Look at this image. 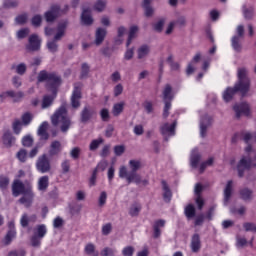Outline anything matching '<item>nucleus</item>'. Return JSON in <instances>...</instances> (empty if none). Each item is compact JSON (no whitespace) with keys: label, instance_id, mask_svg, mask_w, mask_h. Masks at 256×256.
Masks as SVG:
<instances>
[{"label":"nucleus","instance_id":"nucleus-29","mask_svg":"<svg viewBox=\"0 0 256 256\" xmlns=\"http://www.w3.org/2000/svg\"><path fill=\"white\" fill-rule=\"evenodd\" d=\"M162 189L163 199L166 203H169V201H171V198L173 197V193L171 192V189H169V186L167 185V182L165 180L162 181Z\"/></svg>","mask_w":256,"mask_h":256},{"label":"nucleus","instance_id":"nucleus-11","mask_svg":"<svg viewBox=\"0 0 256 256\" xmlns=\"http://www.w3.org/2000/svg\"><path fill=\"white\" fill-rule=\"evenodd\" d=\"M8 97L12 99L13 103H21V101H23V97H25V93L22 91L15 92L14 90H8L0 94L1 101H5Z\"/></svg>","mask_w":256,"mask_h":256},{"label":"nucleus","instance_id":"nucleus-31","mask_svg":"<svg viewBox=\"0 0 256 256\" xmlns=\"http://www.w3.org/2000/svg\"><path fill=\"white\" fill-rule=\"evenodd\" d=\"M141 209H143V207L141 206V203L134 202L129 208V216L138 217L139 213H141Z\"/></svg>","mask_w":256,"mask_h":256},{"label":"nucleus","instance_id":"nucleus-44","mask_svg":"<svg viewBox=\"0 0 256 256\" xmlns=\"http://www.w3.org/2000/svg\"><path fill=\"white\" fill-rule=\"evenodd\" d=\"M12 129L15 135H19L21 133V129H23V123L20 120H15L12 124Z\"/></svg>","mask_w":256,"mask_h":256},{"label":"nucleus","instance_id":"nucleus-21","mask_svg":"<svg viewBox=\"0 0 256 256\" xmlns=\"http://www.w3.org/2000/svg\"><path fill=\"white\" fill-rule=\"evenodd\" d=\"M233 195V180H229L224 188V205H229Z\"/></svg>","mask_w":256,"mask_h":256},{"label":"nucleus","instance_id":"nucleus-6","mask_svg":"<svg viewBox=\"0 0 256 256\" xmlns=\"http://www.w3.org/2000/svg\"><path fill=\"white\" fill-rule=\"evenodd\" d=\"M45 235H47V225H37L33 229V235L30 238V243L32 247H41V241H43Z\"/></svg>","mask_w":256,"mask_h":256},{"label":"nucleus","instance_id":"nucleus-37","mask_svg":"<svg viewBox=\"0 0 256 256\" xmlns=\"http://www.w3.org/2000/svg\"><path fill=\"white\" fill-rule=\"evenodd\" d=\"M84 253L89 256H99V251L95 249V244L88 243L84 248Z\"/></svg>","mask_w":256,"mask_h":256},{"label":"nucleus","instance_id":"nucleus-3","mask_svg":"<svg viewBox=\"0 0 256 256\" xmlns=\"http://www.w3.org/2000/svg\"><path fill=\"white\" fill-rule=\"evenodd\" d=\"M51 123L54 127L60 126L62 133H67L71 129L73 122L67 112V104H62L51 116Z\"/></svg>","mask_w":256,"mask_h":256},{"label":"nucleus","instance_id":"nucleus-45","mask_svg":"<svg viewBox=\"0 0 256 256\" xmlns=\"http://www.w3.org/2000/svg\"><path fill=\"white\" fill-rule=\"evenodd\" d=\"M185 215L188 219H193V217H195V206H193L192 204L186 206Z\"/></svg>","mask_w":256,"mask_h":256},{"label":"nucleus","instance_id":"nucleus-19","mask_svg":"<svg viewBox=\"0 0 256 256\" xmlns=\"http://www.w3.org/2000/svg\"><path fill=\"white\" fill-rule=\"evenodd\" d=\"M61 8L58 5L51 6V9L45 13V19L48 23H51L59 17Z\"/></svg>","mask_w":256,"mask_h":256},{"label":"nucleus","instance_id":"nucleus-20","mask_svg":"<svg viewBox=\"0 0 256 256\" xmlns=\"http://www.w3.org/2000/svg\"><path fill=\"white\" fill-rule=\"evenodd\" d=\"M233 110L236 113L237 119H239V117H241V115L249 116V104H247L245 102L240 103V104H235L233 107Z\"/></svg>","mask_w":256,"mask_h":256},{"label":"nucleus","instance_id":"nucleus-53","mask_svg":"<svg viewBox=\"0 0 256 256\" xmlns=\"http://www.w3.org/2000/svg\"><path fill=\"white\" fill-rule=\"evenodd\" d=\"M22 145L24 147H31L33 145V137L31 135H26L22 138Z\"/></svg>","mask_w":256,"mask_h":256},{"label":"nucleus","instance_id":"nucleus-52","mask_svg":"<svg viewBox=\"0 0 256 256\" xmlns=\"http://www.w3.org/2000/svg\"><path fill=\"white\" fill-rule=\"evenodd\" d=\"M105 203H107V192L102 191L98 198V205L99 207H104Z\"/></svg>","mask_w":256,"mask_h":256},{"label":"nucleus","instance_id":"nucleus-8","mask_svg":"<svg viewBox=\"0 0 256 256\" xmlns=\"http://www.w3.org/2000/svg\"><path fill=\"white\" fill-rule=\"evenodd\" d=\"M163 99H164V112L163 117H169V111L171 110V101H173V88L171 85L167 84L163 90Z\"/></svg>","mask_w":256,"mask_h":256},{"label":"nucleus","instance_id":"nucleus-16","mask_svg":"<svg viewBox=\"0 0 256 256\" xmlns=\"http://www.w3.org/2000/svg\"><path fill=\"white\" fill-rule=\"evenodd\" d=\"M212 123L213 119L209 115H205L204 117L200 118V137H207V129L211 127Z\"/></svg>","mask_w":256,"mask_h":256},{"label":"nucleus","instance_id":"nucleus-14","mask_svg":"<svg viewBox=\"0 0 256 256\" xmlns=\"http://www.w3.org/2000/svg\"><path fill=\"white\" fill-rule=\"evenodd\" d=\"M41 49V39L39 36L33 34L28 39V45H26V51L29 53L39 51Z\"/></svg>","mask_w":256,"mask_h":256},{"label":"nucleus","instance_id":"nucleus-10","mask_svg":"<svg viewBox=\"0 0 256 256\" xmlns=\"http://www.w3.org/2000/svg\"><path fill=\"white\" fill-rule=\"evenodd\" d=\"M8 232L6 233L5 237L2 240V243L5 247L11 245L14 239L17 238V230L15 229V221H10L8 223Z\"/></svg>","mask_w":256,"mask_h":256},{"label":"nucleus","instance_id":"nucleus-43","mask_svg":"<svg viewBox=\"0 0 256 256\" xmlns=\"http://www.w3.org/2000/svg\"><path fill=\"white\" fill-rule=\"evenodd\" d=\"M242 139L245 143H256V133L251 134L249 132H245L242 134Z\"/></svg>","mask_w":256,"mask_h":256},{"label":"nucleus","instance_id":"nucleus-48","mask_svg":"<svg viewBox=\"0 0 256 256\" xmlns=\"http://www.w3.org/2000/svg\"><path fill=\"white\" fill-rule=\"evenodd\" d=\"M213 161V157H211L207 161L202 162L199 167L200 173H203L207 167H211V165H213Z\"/></svg>","mask_w":256,"mask_h":256},{"label":"nucleus","instance_id":"nucleus-57","mask_svg":"<svg viewBox=\"0 0 256 256\" xmlns=\"http://www.w3.org/2000/svg\"><path fill=\"white\" fill-rule=\"evenodd\" d=\"M245 231H250L252 233H256V224L251 222H246L243 224Z\"/></svg>","mask_w":256,"mask_h":256},{"label":"nucleus","instance_id":"nucleus-30","mask_svg":"<svg viewBox=\"0 0 256 256\" xmlns=\"http://www.w3.org/2000/svg\"><path fill=\"white\" fill-rule=\"evenodd\" d=\"M151 53V47L147 44L140 46L137 50L138 59H145Z\"/></svg>","mask_w":256,"mask_h":256},{"label":"nucleus","instance_id":"nucleus-63","mask_svg":"<svg viewBox=\"0 0 256 256\" xmlns=\"http://www.w3.org/2000/svg\"><path fill=\"white\" fill-rule=\"evenodd\" d=\"M100 116H101L102 121H104V122L109 121V110L107 108H103L100 111Z\"/></svg>","mask_w":256,"mask_h":256},{"label":"nucleus","instance_id":"nucleus-62","mask_svg":"<svg viewBox=\"0 0 256 256\" xmlns=\"http://www.w3.org/2000/svg\"><path fill=\"white\" fill-rule=\"evenodd\" d=\"M31 121H33V116L31 115V113H25L22 116L23 125H29V123H31Z\"/></svg>","mask_w":256,"mask_h":256},{"label":"nucleus","instance_id":"nucleus-17","mask_svg":"<svg viewBox=\"0 0 256 256\" xmlns=\"http://www.w3.org/2000/svg\"><path fill=\"white\" fill-rule=\"evenodd\" d=\"M94 115H95V110H93L91 106H84V108L80 113L81 123H89V121L93 119Z\"/></svg>","mask_w":256,"mask_h":256},{"label":"nucleus","instance_id":"nucleus-61","mask_svg":"<svg viewBox=\"0 0 256 256\" xmlns=\"http://www.w3.org/2000/svg\"><path fill=\"white\" fill-rule=\"evenodd\" d=\"M114 153L117 157H121L125 153V146L117 145L114 147Z\"/></svg>","mask_w":256,"mask_h":256},{"label":"nucleus","instance_id":"nucleus-50","mask_svg":"<svg viewBox=\"0 0 256 256\" xmlns=\"http://www.w3.org/2000/svg\"><path fill=\"white\" fill-rule=\"evenodd\" d=\"M62 173L67 174L71 169V160H64L61 163Z\"/></svg>","mask_w":256,"mask_h":256},{"label":"nucleus","instance_id":"nucleus-42","mask_svg":"<svg viewBox=\"0 0 256 256\" xmlns=\"http://www.w3.org/2000/svg\"><path fill=\"white\" fill-rule=\"evenodd\" d=\"M61 152V142L59 141H54L51 143V146H50V155H57L58 153Z\"/></svg>","mask_w":256,"mask_h":256},{"label":"nucleus","instance_id":"nucleus-25","mask_svg":"<svg viewBox=\"0 0 256 256\" xmlns=\"http://www.w3.org/2000/svg\"><path fill=\"white\" fill-rule=\"evenodd\" d=\"M165 220L163 219H159V220H156L153 224V237L154 239H159V237H161V229L163 227H165Z\"/></svg>","mask_w":256,"mask_h":256},{"label":"nucleus","instance_id":"nucleus-51","mask_svg":"<svg viewBox=\"0 0 256 256\" xmlns=\"http://www.w3.org/2000/svg\"><path fill=\"white\" fill-rule=\"evenodd\" d=\"M119 177L121 179H126L127 183H129V173L127 172V167H125V166L120 167Z\"/></svg>","mask_w":256,"mask_h":256},{"label":"nucleus","instance_id":"nucleus-55","mask_svg":"<svg viewBox=\"0 0 256 256\" xmlns=\"http://www.w3.org/2000/svg\"><path fill=\"white\" fill-rule=\"evenodd\" d=\"M9 187V178L7 176L0 177V189L5 190Z\"/></svg>","mask_w":256,"mask_h":256},{"label":"nucleus","instance_id":"nucleus-1","mask_svg":"<svg viewBox=\"0 0 256 256\" xmlns=\"http://www.w3.org/2000/svg\"><path fill=\"white\" fill-rule=\"evenodd\" d=\"M37 81L38 83H46V88L53 94V96L45 95L42 99V109H47L53 105V101L57 97V90L61 87V76L55 72L42 70L38 73Z\"/></svg>","mask_w":256,"mask_h":256},{"label":"nucleus","instance_id":"nucleus-18","mask_svg":"<svg viewBox=\"0 0 256 256\" xmlns=\"http://www.w3.org/2000/svg\"><path fill=\"white\" fill-rule=\"evenodd\" d=\"M175 127H177V121L171 124L165 123L161 126V133L164 137H173L175 135Z\"/></svg>","mask_w":256,"mask_h":256},{"label":"nucleus","instance_id":"nucleus-13","mask_svg":"<svg viewBox=\"0 0 256 256\" xmlns=\"http://www.w3.org/2000/svg\"><path fill=\"white\" fill-rule=\"evenodd\" d=\"M22 195L23 196L19 199V203L26 207H31V205L33 204V199H35V193H33V186L28 185V189Z\"/></svg>","mask_w":256,"mask_h":256},{"label":"nucleus","instance_id":"nucleus-27","mask_svg":"<svg viewBox=\"0 0 256 256\" xmlns=\"http://www.w3.org/2000/svg\"><path fill=\"white\" fill-rule=\"evenodd\" d=\"M47 127H49V122L44 121L41 123V125L38 128V136L42 141H47L49 139V134L47 133Z\"/></svg>","mask_w":256,"mask_h":256},{"label":"nucleus","instance_id":"nucleus-5","mask_svg":"<svg viewBox=\"0 0 256 256\" xmlns=\"http://www.w3.org/2000/svg\"><path fill=\"white\" fill-rule=\"evenodd\" d=\"M65 29H67V21H63L59 23L57 28V33L54 36V39L47 42V48L50 51V53H57L59 49V45H57V41H61V37L65 35Z\"/></svg>","mask_w":256,"mask_h":256},{"label":"nucleus","instance_id":"nucleus-54","mask_svg":"<svg viewBox=\"0 0 256 256\" xmlns=\"http://www.w3.org/2000/svg\"><path fill=\"white\" fill-rule=\"evenodd\" d=\"M108 165H109V163L107 161L103 160L97 164L94 171H96V173H99V171H105L107 169Z\"/></svg>","mask_w":256,"mask_h":256},{"label":"nucleus","instance_id":"nucleus-39","mask_svg":"<svg viewBox=\"0 0 256 256\" xmlns=\"http://www.w3.org/2000/svg\"><path fill=\"white\" fill-rule=\"evenodd\" d=\"M231 45L234 51L237 53H240L242 47H241V38L239 36H233L231 39Z\"/></svg>","mask_w":256,"mask_h":256},{"label":"nucleus","instance_id":"nucleus-56","mask_svg":"<svg viewBox=\"0 0 256 256\" xmlns=\"http://www.w3.org/2000/svg\"><path fill=\"white\" fill-rule=\"evenodd\" d=\"M17 159H19V161H21V163H25V161H27V150L21 149L17 153Z\"/></svg>","mask_w":256,"mask_h":256},{"label":"nucleus","instance_id":"nucleus-12","mask_svg":"<svg viewBox=\"0 0 256 256\" xmlns=\"http://www.w3.org/2000/svg\"><path fill=\"white\" fill-rule=\"evenodd\" d=\"M36 169L39 173H49L51 171V162L46 154L40 156L36 162Z\"/></svg>","mask_w":256,"mask_h":256},{"label":"nucleus","instance_id":"nucleus-7","mask_svg":"<svg viewBox=\"0 0 256 256\" xmlns=\"http://www.w3.org/2000/svg\"><path fill=\"white\" fill-rule=\"evenodd\" d=\"M131 172H129L128 183H135L136 185L141 184V175L137 172L141 169V161L139 160H130L128 163Z\"/></svg>","mask_w":256,"mask_h":256},{"label":"nucleus","instance_id":"nucleus-59","mask_svg":"<svg viewBox=\"0 0 256 256\" xmlns=\"http://www.w3.org/2000/svg\"><path fill=\"white\" fill-rule=\"evenodd\" d=\"M133 253H135V248H133V246H127L122 250L123 256H133Z\"/></svg>","mask_w":256,"mask_h":256},{"label":"nucleus","instance_id":"nucleus-28","mask_svg":"<svg viewBox=\"0 0 256 256\" xmlns=\"http://www.w3.org/2000/svg\"><path fill=\"white\" fill-rule=\"evenodd\" d=\"M81 20L83 25H92L93 24V17L91 16V9H83Z\"/></svg>","mask_w":256,"mask_h":256},{"label":"nucleus","instance_id":"nucleus-2","mask_svg":"<svg viewBox=\"0 0 256 256\" xmlns=\"http://www.w3.org/2000/svg\"><path fill=\"white\" fill-rule=\"evenodd\" d=\"M249 71L246 68H239L237 72L238 82L233 88L228 87L223 93V99L226 103H229L233 99V95L240 91L242 95H245L249 91L251 81L249 80Z\"/></svg>","mask_w":256,"mask_h":256},{"label":"nucleus","instance_id":"nucleus-15","mask_svg":"<svg viewBox=\"0 0 256 256\" xmlns=\"http://www.w3.org/2000/svg\"><path fill=\"white\" fill-rule=\"evenodd\" d=\"M29 189V185H25L21 180H14L12 184V194L14 197L23 195Z\"/></svg>","mask_w":256,"mask_h":256},{"label":"nucleus","instance_id":"nucleus-35","mask_svg":"<svg viewBox=\"0 0 256 256\" xmlns=\"http://www.w3.org/2000/svg\"><path fill=\"white\" fill-rule=\"evenodd\" d=\"M240 197L243 201H251L253 199V190L244 188L240 190Z\"/></svg>","mask_w":256,"mask_h":256},{"label":"nucleus","instance_id":"nucleus-46","mask_svg":"<svg viewBox=\"0 0 256 256\" xmlns=\"http://www.w3.org/2000/svg\"><path fill=\"white\" fill-rule=\"evenodd\" d=\"M105 7H107V2L104 0H98L94 4L95 11H98L99 13H101V11H105Z\"/></svg>","mask_w":256,"mask_h":256},{"label":"nucleus","instance_id":"nucleus-4","mask_svg":"<svg viewBox=\"0 0 256 256\" xmlns=\"http://www.w3.org/2000/svg\"><path fill=\"white\" fill-rule=\"evenodd\" d=\"M256 167V151L248 145L245 148V155L242 156L240 161L237 164L238 176L243 177L245 175V171H249V169H255Z\"/></svg>","mask_w":256,"mask_h":256},{"label":"nucleus","instance_id":"nucleus-40","mask_svg":"<svg viewBox=\"0 0 256 256\" xmlns=\"http://www.w3.org/2000/svg\"><path fill=\"white\" fill-rule=\"evenodd\" d=\"M242 13L245 19L251 20L255 15V9H253V7L247 8V6H243Z\"/></svg>","mask_w":256,"mask_h":256},{"label":"nucleus","instance_id":"nucleus-58","mask_svg":"<svg viewBox=\"0 0 256 256\" xmlns=\"http://www.w3.org/2000/svg\"><path fill=\"white\" fill-rule=\"evenodd\" d=\"M165 25V19H160L158 22H156L153 27L154 30H156L158 33H161L163 31V26Z\"/></svg>","mask_w":256,"mask_h":256},{"label":"nucleus","instance_id":"nucleus-64","mask_svg":"<svg viewBox=\"0 0 256 256\" xmlns=\"http://www.w3.org/2000/svg\"><path fill=\"white\" fill-rule=\"evenodd\" d=\"M29 35V29L28 28H23L17 32V37L18 39H25Z\"/></svg>","mask_w":256,"mask_h":256},{"label":"nucleus","instance_id":"nucleus-26","mask_svg":"<svg viewBox=\"0 0 256 256\" xmlns=\"http://www.w3.org/2000/svg\"><path fill=\"white\" fill-rule=\"evenodd\" d=\"M2 141L5 147H13V145H15L16 138L13 136L11 131H6L2 136Z\"/></svg>","mask_w":256,"mask_h":256},{"label":"nucleus","instance_id":"nucleus-41","mask_svg":"<svg viewBox=\"0 0 256 256\" xmlns=\"http://www.w3.org/2000/svg\"><path fill=\"white\" fill-rule=\"evenodd\" d=\"M12 69L15 70V73H17V75H25V73H27V64L20 63L17 65H13Z\"/></svg>","mask_w":256,"mask_h":256},{"label":"nucleus","instance_id":"nucleus-34","mask_svg":"<svg viewBox=\"0 0 256 256\" xmlns=\"http://www.w3.org/2000/svg\"><path fill=\"white\" fill-rule=\"evenodd\" d=\"M47 187H49V176L40 177L38 180V190L47 191Z\"/></svg>","mask_w":256,"mask_h":256},{"label":"nucleus","instance_id":"nucleus-23","mask_svg":"<svg viewBox=\"0 0 256 256\" xmlns=\"http://www.w3.org/2000/svg\"><path fill=\"white\" fill-rule=\"evenodd\" d=\"M199 161H201V154H199L197 148H194L190 155V165L192 169H197V167H199Z\"/></svg>","mask_w":256,"mask_h":256},{"label":"nucleus","instance_id":"nucleus-47","mask_svg":"<svg viewBox=\"0 0 256 256\" xmlns=\"http://www.w3.org/2000/svg\"><path fill=\"white\" fill-rule=\"evenodd\" d=\"M115 253H117V249L105 247V248L100 252V255H101V256H115Z\"/></svg>","mask_w":256,"mask_h":256},{"label":"nucleus","instance_id":"nucleus-49","mask_svg":"<svg viewBox=\"0 0 256 256\" xmlns=\"http://www.w3.org/2000/svg\"><path fill=\"white\" fill-rule=\"evenodd\" d=\"M101 143H103V138L92 140L89 146L90 151H96V149H99V145H101Z\"/></svg>","mask_w":256,"mask_h":256},{"label":"nucleus","instance_id":"nucleus-22","mask_svg":"<svg viewBox=\"0 0 256 256\" xmlns=\"http://www.w3.org/2000/svg\"><path fill=\"white\" fill-rule=\"evenodd\" d=\"M190 248L192 253H199V251H201V237L199 234H194L192 236Z\"/></svg>","mask_w":256,"mask_h":256},{"label":"nucleus","instance_id":"nucleus-32","mask_svg":"<svg viewBox=\"0 0 256 256\" xmlns=\"http://www.w3.org/2000/svg\"><path fill=\"white\" fill-rule=\"evenodd\" d=\"M151 1H153V0H143V3H142V7L145 11L146 17H151V15H153V13H155V9H153V7H151Z\"/></svg>","mask_w":256,"mask_h":256},{"label":"nucleus","instance_id":"nucleus-9","mask_svg":"<svg viewBox=\"0 0 256 256\" xmlns=\"http://www.w3.org/2000/svg\"><path fill=\"white\" fill-rule=\"evenodd\" d=\"M81 87H83L81 83L74 84V89L71 95V106L73 109H79L81 107Z\"/></svg>","mask_w":256,"mask_h":256},{"label":"nucleus","instance_id":"nucleus-33","mask_svg":"<svg viewBox=\"0 0 256 256\" xmlns=\"http://www.w3.org/2000/svg\"><path fill=\"white\" fill-rule=\"evenodd\" d=\"M30 221H37V215H32L30 218L27 213H24L20 219L21 227H28Z\"/></svg>","mask_w":256,"mask_h":256},{"label":"nucleus","instance_id":"nucleus-60","mask_svg":"<svg viewBox=\"0 0 256 256\" xmlns=\"http://www.w3.org/2000/svg\"><path fill=\"white\" fill-rule=\"evenodd\" d=\"M27 252L24 249L12 250L8 253V256H26Z\"/></svg>","mask_w":256,"mask_h":256},{"label":"nucleus","instance_id":"nucleus-24","mask_svg":"<svg viewBox=\"0 0 256 256\" xmlns=\"http://www.w3.org/2000/svg\"><path fill=\"white\" fill-rule=\"evenodd\" d=\"M105 37H107V29L105 28H97L95 33V45L99 46L105 41Z\"/></svg>","mask_w":256,"mask_h":256},{"label":"nucleus","instance_id":"nucleus-36","mask_svg":"<svg viewBox=\"0 0 256 256\" xmlns=\"http://www.w3.org/2000/svg\"><path fill=\"white\" fill-rule=\"evenodd\" d=\"M123 109H125V102L114 104L112 108V115H114V117H119V115L123 113Z\"/></svg>","mask_w":256,"mask_h":256},{"label":"nucleus","instance_id":"nucleus-38","mask_svg":"<svg viewBox=\"0 0 256 256\" xmlns=\"http://www.w3.org/2000/svg\"><path fill=\"white\" fill-rule=\"evenodd\" d=\"M139 31V28L137 26H132L129 31L128 40L126 42V47H129L131 45V42L137 37V32Z\"/></svg>","mask_w":256,"mask_h":256}]
</instances>
